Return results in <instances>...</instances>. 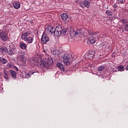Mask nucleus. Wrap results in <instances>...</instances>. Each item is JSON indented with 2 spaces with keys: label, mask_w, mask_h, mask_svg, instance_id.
Here are the masks:
<instances>
[{
  "label": "nucleus",
  "mask_w": 128,
  "mask_h": 128,
  "mask_svg": "<svg viewBox=\"0 0 128 128\" xmlns=\"http://www.w3.org/2000/svg\"><path fill=\"white\" fill-rule=\"evenodd\" d=\"M68 32V28H63L62 30V32Z\"/></svg>",
  "instance_id": "7c9ffc66"
},
{
  "label": "nucleus",
  "mask_w": 128,
  "mask_h": 128,
  "mask_svg": "<svg viewBox=\"0 0 128 128\" xmlns=\"http://www.w3.org/2000/svg\"><path fill=\"white\" fill-rule=\"evenodd\" d=\"M122 24H128V20H126V19H123L122 20Z\"/></svg>",
  "instance_id": "c756f323"
},
{
  "label": "nucleus",
  "mask_w": 128,
  "mask_h": 128,
  "mask_svg": "<svg viewBox=\"0 0 128 128\" xmlns=\"http://www.w3.org/2000/svg\"><path fill=\"white\" fill-rule=\"evenodd\" d=\"M54 34V36L56 38H58V36H62V32H53Z\"/></svg>",
  "instance_id": "a878e982"
},
{
  "label": "nucleus",
  "mask_w": 128,
  "mask_h": 128,
  "mask_svg": "<svg viewBox=\"0 0 128 128\" xmlns=\"http://www.w3.org/2000/svg\"><path fill=\"white\" fill-rule=\"evenodd\" d=\"M93 34H90L88 36L89 38L88 40V42H90V44H94L96 41V38H94V36H92Z\"/></svg>",
  "instance_id": "423d86ee"
},
{
  "label": "nucleus",
  "mask_w": 128,
  "mask_h": 128,
  "mask_svg": "<svg viewBox=\"0 0 128 128\" xmlns=\"http://www.w3.org/2000/svg\"><path fill=\"white\" fill-rule=\"evenodd\" d=\"M70 38H74V36H80V32H70Z\"/></svg>",
  "instance_id": "2eb2a0df"
},
{
  "label": "nucleus",
  "mask_w": 128,
  "mask_h": 128,
  "mask_svg": "<svg viewBox=\"0 0 128 128\" xmlns=\"http://www.w3.org/2000/svg\"><path fill=\"white\" fill-rule=\"evenodd\" d=\"M56 66L58 68H60L61 72H64V65H62V64L58 62L56 64Z\"/></svg>",
  "instance_id": "dca6fc26"
},
{
  "label": "nucleus",
  "mask_w": 128,
  "mask_h": 128,
  "mask_svg": "<svg viewBox=\"0 0 128 128\" xmlns=\"http://www.w3.org/2000/svg\"><path fill=\"white\" fill-rule=\"evenodd\" d=\"M28 34L26 32L22 34V40H25L26 38H28Z\"/></svg>",
  "instance_id": "5701e85b"
},
{
  "label": "nucleus",
  "mask_w": 128,
  "mask_h": 128,
  "mask_svg": "<svg viewBox=\"0 0 128 128\" xmlns=\"http://www.w3.org/2000/svg\"><path fill=\"white\" fill-rule=\"evenodd\" d=\"M36 72H35L34 70H31V71H30V74H36Z\"/></svg>",
  "instance_id": "72a5a7b5"
},
{
  "label": "nucleus",
  "mask_w": 128,
  "mask_h": 128,
  "mask_svg": "<svg viewBox=\"0 0 128 128\" xmlns=\"http://www.w3.org/2000/svg\"><path fill=\"white\" fill-rule=\"evenodd\" d=\"M0 62L3 64H6L8 62V60L6 58H0Z\"/></svg>",
  "instance_id": "4be33fe9"
},
{
  "label": "nucleus",
  "mask_w": 128,
  "mask_h": 128,
  "mask_svg": "<svg viewBox=\"0 0 128 128\" xmlns=\"http://www.w3.org/2000/svg\"><path fill=\"white\" fill-rule=\"evenodd\" d=\"M24 40L28 44H32V42H34V38L32 37L29 36L27 38Z\"/></svg>",
  "instance_id": "aec40b11"
},
{
  "label": "nucleus",
  "mask_w": 128,
  "mask_h": 128,
  "mask_svg": "<svg viewBox=\"0 0 128 128\" xmlns=\"http://www.w3.org/2000/svg\"><path fill=\"white\" fill-rule=\"evenodd\" d=\"M79 4L82 8H88L90 6V3L86 0L80 2Z\"/></svg>",
  "instance_id": "f03ea898"
},
{
  "label": "nucleus",
  "mask_w": 128,
  "mask_h": 128,
  "mask_svg": "<svg viewBox=\"0 0 128 128\" xmlns=\"http://www.w3.org/2000/svg\"><path fill=\"white\" fill-rule=\"evenodd\" d=\"M124 30L125 32H128V24H127L125 26V28Z\"/></svg>",
  "instance_id": "2f4dec72"
},
{
  "label": "nucleus",
  "mask_w": 128,
  "mask_h": 128,
  "mask_svg": "<svg viewBox=\"0 0 128 128\" xmlns=\"http://www.w3.org/2000/svg\"><path fill=\"white\" fill-rule=\"evenodd\" d=\"M10 74H11L12 77L14 80H16V71L10 70Z\"/></svg>",
  "instance_id": "4468645a"
},
{
  "label": "nucleus",
  "mask_w": 128,
  "mask_h": 128,
  "mask_svg": "<svg viewBox=\"0 0 128 128\" xmlns=\"http://www.w3.org/2000/svg\"><path fill=\"white\" fill-rule=\"evenodd\" d=\"M119 30H120V32H126V30H124V29H123L122 27H120Z\"/></svg>",
  "instance_id": "473e14b6"
},
{
  "label": "nucleus",
  "mask_w": 128,
  "mask_h": 128,
  "mask_svg": "<svg viewBox=\"0 0 128 128\" xmlns=\"http://www.w3.org/2000/svg\"><path fill=\"white\" fill-rule=\"evenodd\" d=\"M14 68L16 70H17V72H18V67L14 66Z\"/></svg>",
  "instance_id": "e433bc0d"
},
{
  "label": "nucleus",
  "mask_w": 128,
  "mask_h": 128,
  "mask_svg": "<svg viewBox=\"0 0 128 128\" xmlns=\"http://www.w3.org/2000/svg\"><path fill=\"white\" fill-rule=\"evenodd\" d=\"M124 66H120L118 67V70L120 72H122V70H124Z\"/></svg>",
  "instance_id": "cd10ccee"
},
{
  "label": "nucleus",
  "mask_w": 128,
  "mask_h": 128,
  "mask_svg": "<svg viewBox=\"0 0 128 128\" xmlns=\"http://www.w3.org/2000/svg\"><path fill=\"white\" fill-rule=\"evenodd\" d=\"M104 68H106V67L104 66H100L98 68V72H102V70H104Z\"/></svg>",
  "instance_id": "b1692460"
},
{
  "label": "nucleus",
  "mask_w": 128,
  "mask_h": 128,
  "mask_svg": "<svg viewBox=\"0 0 128 128\" xmlns=\"http://www.w3.org/2000/svg\"><path fill=\"white\" fill-rule=\"evenodd\" d=\"M106 14L108 15V16H112V12H110V10H107L106 12Z\"/></svg>",
  "instance_id": "bb28decb"
},
{
  "label": "nucleus",
  "mask_w": 128,
  "mask_h": 128,
  "mask_svg": "<svg viewBox=\"0 0 128 128\" xmlns=\"http://www.w3.org/2000/svg\"><path fill=\"white\" fill-rule=\"evenodd\" d=\"M0 38L4 42H6L10 40L8 36V33L6 32H0Z\"/></svg>",
  "instance_id": "20e7f679"
},
{
  "label": "nucleus",
  "mask_w": 128,
  "mask_h": 128,
  "mask_svg": "<svg viewBox=\"0 0 128 128\" xmlns=\"http://www.w3.org/2000/svg\"><path fill=\"white\" fill-rule=\"evenodd\" d=\"M114 8H118V5L116 4H114Z\"/></svg>",
  "instance_id": "c9c22d12"
},
{
  "label": "nucleus",
  "mask_w": 128,
  "mask_h": 128,
  "mask_svg": "<svg viewBox=\"0 0 128 128\" xmlns=\"http://www.w3.org/2000/svg\"><path fill=\"white\" fill-rule=\"evenodd\" d=\"M116 2L117 4H124V2H126V0H118Z\"/></svg>",
  "instance_id": "393cba45"
},
{
  "label": "nucleus",
  "mask_w": 128,
  "mask_h": 128,
  "mask_svg": "<svg viewBox=\"0 0 128 128\" xmlns=\"http://www.w3.org/2000/svg\"><path fill=\"white\" fill-rule=\"evenodd\" d=\"M25 78H30V73L26 74Z\"/></svg>",
  "instance_id": "c85d7f7f"
},
{
  "label": "nucleus",
  "mask_w": 128,
  "mask_h": 128,
  "mask_svg": "<svg viewBox=\"0 0 128 128\" xmlns=\"http://www.w3.org/2000/svg\"><path fill=\"white\" fill-rule=\"evenodd\" d=\"M12 6L14 8L18 10V8H20V4L18 1H14L12 2Z\"/></svg>",
  "instance_id": "9b49d317"
},
{
  "label": "nucleus",
  "mask_w": 128,
  "mask_h": 128,
  "mask_svg": "<svg viewBox=\"0 0 128 128\" xmlns=\"http://www.w3.org/2000/svg\"><path fill=\"white\" fill-rule=\"evenodd\" d=\"M54 56H60V52L58 50H56L52 52Z\"/></svg>",
  "instance_id": "412c9836"
},
{
  "label": "nucleus",
  "mask_w": 128,
  "mask_h": 128,
  "mask_svg": "<svg viewBox=\"0 0 128 128\" xmlns=\"http://www.w3.org/2000/svg\"><path fill=\"white\" fill-rule=\"evenodd\" d=\"M18 58H19L20 62H22V64H26V59L24 58V56L20 55Z\"/></svg>",
  "instance_id": "9d476101"
},
{
  "label": "nucleus",
  "mask_w": 128,
  "mask_h": 128,
  "mask_svg": "<svg viewBox=\"0 0 128 128\" xmlns=\"http://www.w3.org/2000/svg\"><path fill=\"white\" fill-rule=\"evenodd\" d=\"M16 48H11L8 50V54H9V56H12V54H16Z\"/></svg>",
  "instance_id": "6e6552de"
},
{
  "label": "nucleus",
  "mask_w": 128,
  "mask_h": 128,
  "mask_svg": "<svg viewBox=\"0 0 128 128\" xmlns=\"http://www.w3.org/2000/svg\"><path fill=\"white\" fill-rule=\"evenodd\" d=\"M82 30V29H80V32Z\"/></svg>",
  "instance_id": "ea45409f"
},
{
  "label": "nucleus",
  "mask_w": 128,
  "mask_h": 128,
  "mask_svg": "<svg viewBox=\"0 0 128 128\" xmlns=\"http://www.w3.org/2000/svg\"><path fill=\"white\" fill-rule=\"evenodd\" d=\"M54 64V60H52V58H48L42 61V62L40 63V66L42 68H48L50 66H52Z\"/></svg>",
  "instance_id": "f257e3e1"
},
{
  "label": "nucleus",
  "mask_w": 128,
  "mask_h": 128,
  "mask_svg": "<svg viewBox=\"0 0 128 128\" xmlns=\"http://www.w3.org/2000/svg\"><path fill=\"white\" fill-rule=\"evenodd\" d=\"M101 36H104V34H102Z\"/></svg>",
  "instance_id": "a19ab883"
},
{
  "label": "nucleus",
  "mask_w": 128,
  "mask_h": 128,
  "mask_svg": "<svg viewBox=\"0 0 128 128\" xmlns=\"http://www.w3.org/2000/svg\"><path fill=\"white\" fill-rule=\"evenodd\" d=\"M48 40H50L48 39V37L46 36V33L44 32L41 38L42 44H46Z\"/></svg>",
  "instance_id": "39448f33"
},
{
  "label": "nucleus",
  "mask_w": 128,
  "mask_h": 128,
  "mask_svg": "<svg viewBox=\"0 0 128 128\" xmlns=\"http://www.w3.org/2000/svg\"><path fill=\"white\" fill-rule=\"evenodd\" d=\"M43 52L44 53V54H48V53H46V50H43Z\"/></svg>",
  "instance_id": "f704fd0d"
},
{
  "label": "nucleus",
  "mask_w": 128,
  "mask_h": 128,
  "mask_svg": "<svg viewBox=\"0 0 128 128\" xmlns=\"http://www.w3.org/2000/svg\"><path fill=\"white\" fill-rule=\"evenodd\" d=\"M2 73L0 72V76H2Z\"/></svg>",
  "instance_id": "4c0bfd02"
},
{
  "label": "nucleus",
  "mask_w": 128,
  "mask_h": 128,
  "mask_svg": "<svg viewBox=\"0 0 128 128\" xmlns=\"http://www.w3.org/2000/svg\"><path fill=\"white\" fill-rule=\"evenodd\" d=\"M94 51H89L85 54V58L87 60H92V58H94Z\"/></svg>",
  "instance_id": "7ed1b4c3"
},
{
  "label": "nucleus",
  "mask_w": 128,
  "mask_h": 128,
  "mask_svg": "<svg viewBox=\"0 0 128 128\" xmlns=\"http://www.w3.org/2000/svg\"><path fill=\"white\" fill-rule=\"evenodd\" d=\"M63 34H66V32L64 33V32H63Z\"/></svg>",
  "instance_id": "58836bf2"
},
{
  "label": "nucleus",
  "mask_w": 128,
  "mask_h": 128,
  "mask_svg": "<svg viewBox=\"0 0 128 128\" xmlns=\"http://www.w3.org/2000/svg\"><path fill=\"white\" fill-rule=\"evenodd\" d=\"M62 26L61 24H58L56 26V28L54 30V32H62Z\"/></svg>",
  "instance_id": "f8f14e48"
},
{
  "label": "nucleus",
  "mask_w": 128,
  "mask_h": 128,
  "mask_svg": "<svg viewBox=\"0 0 128 128\" xmlns=\"http://www.w3.org/2000/svg\"><path fill=\"white\" fill-rule=\"evenodd\" d=\"M63 62L64 64L68 66L70 64V56H64L63 58Z\"/></svg>",
  "instance_id": "0eeeda50"
},
{
  "label": "nucleus",
  "mask_w": 128,
  "mask_h": 128,
  "mask_svg": "<svg viewBox=\"0 0 128 128\" xmlns=\"http://www.w3.org/2000/svg\"><path fill=\"white\" fill-rule=\"evenodd\" d=\"M0 52H2V54H6V52L8 53V48H6L5 46H1V48L0 49Z\"/></svg>",
  "instance_id": "f3484780"
},
{
  "label": "nucleus",
  "mask_w": 128,
  "mask_h": 128,
  "mask_svg": "<svg viewBox=\"0 0 128 128\" xmlns=\"http://www.w3.org/2000/svg\"><path fill=\"white\" fill-rule=\"evenodd\" d=\"M20 47L22 50H26V48H28V46L26 45V44L24 43L20 42Z\"/></svg>",
  "instance_id": "6ab92c4d"
},
{
  "label": "nucleus",
  "mask_w": 128,
  "mask_h": 128,
  "mask_svg": "<svg viewBox=\"0 0 128 128\" xmlns=\"http://www.w3.org/2000/svg\"><path fill=\"white\" fill-rule=\"evenodd\" d=\"M61 17V20H66L68 18V15L66 13H63L60 15Z\"/></svg>",
  "instance_id": "ddd939ff"
},
{
  "label": "nucleus",
  "mask_w": 128,
  "mask_h": 128,
  "mask_svg": "<svg viewBox=\"0 0 128 128\" xmlns=\"http://www.w3.org/2000/svg\"><path fill=\"white\" fill-rule=\"evenodd\" d=\"M4 77L5 80H10V76H8V72L6 70H4Z\"/></svg>",
  "instance_id": "a211bd4d"
},
{
  "label": "nucleus",
  "mask_w": 128,
  "mask_h": 128,
  "mask_svg": "<svg viewBox=\"0 0 128 128\" xmlns=\"http://www.w3.org/2000/svg\"><path fill=\"white\" fill-rule=\"evenodd\" d=\"M44 32H54V27L49 26L44 30Z\"/></svg>",
  "instance_id": "1a4fd4ad"
}]
</instances>
